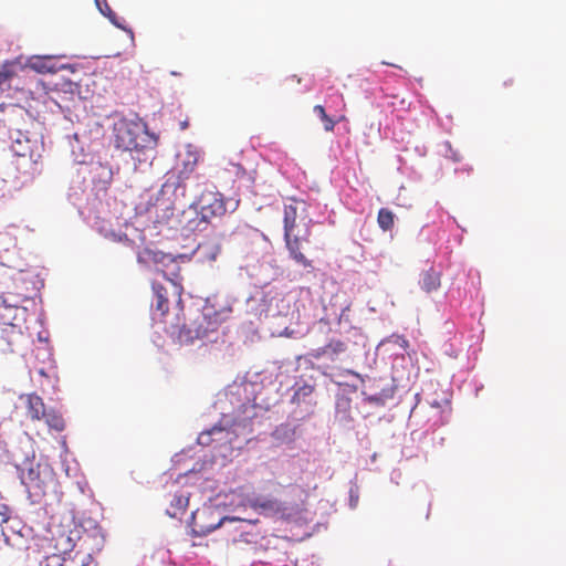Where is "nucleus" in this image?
<instances>
[{"label":"nucleus","mask_w":566,"mask_h":566,"mask_svg":"<svg viewBox=\"0 0 566 566\" xmlns=\"http://www.w3.org/2000/svg\"><path fill=\"white\" fill-rule=\"evenodd\" d=\"M151 287L153 318L164 324L165 332L176 337L180 344H191L196 339L207 337L232 314V306L229 303L221 301L218 295H212L206 300L202 310L190 311L188 317L181 319L182 285L164 274L163 280L153 282Z\"/></svg>","instance_id":"1"},{"label":"nucleus","mask_w":566,"mask_h":566,"mask_svg":"<svg viewBox=\"0 0 566 566\" xmlns=\"http://www.w3.org/2000/svg\"><path fill=\"white\" fill-rule=\"evenodd\" d=\"M104 544V536L99 527L92 532L84 531L82 535L77 530L69 534H61L56 538L55 548L59 553L45 556L39 566H91L92 553L99 552Z\"/></svg>","instance_id":"2"},{"label":"nucleus","mask_w":566,"mask_h":566,"mask_svg":"<svg viewBox=\"0 0 566 566\" xmlns=\"http://www.w3.org/2000/svg\"><path fill=\"white\" fill-rule=\"evenodd\" d=\"M304 203L291 199L283 209V237L290 259L304 269L313 268L306 254L311 243L312 219L305 213Z\"/></svg>","instance_id":"3"},{"label":"nucleus","mask_w":566,"mask_h":566,"mask_svg":"<svg viewBox=\"0 0 566 566\" xmlns=\"http://www.w3.org/2000/svg\"><path fill=\"white\" fill-rule=\"evenodd\" d=\"M112 140L116 149L128 151L138 165L151 164L155 158L158 138L142 120L118 118L112 127Z\"/></svg>","instance_id":"4"},{"label":"nucleus","mask_w":566,"mask_h":566,"mask_svg":"<svg viewBox=\"0 0 566 566\" xmlns=\"http://www.w3.org/2000/svg\"><path fill=\"white\" fill-rule=\"evenodd\" d=\"M21 483L27 488L30 497L39 501L53 490L56 484L55 473L48 463H29L20 468Z\"/></svg>","instance_id":"5"},{"label":"nucleus","mask_w":566,"mask_h":566,"mask_svg":"<svg viewBox=\"0 0 566 566\" xmlns=\"http://www.w3.org/2000/svg\"><path fill=\"white\" fill-rule=\"evenodd\" d=\"M232 520L233 518H229L228 516H217L216 511L212 509L196 511L191 515V533L195 536H206L216 528L220 527L223 522Z\"/></svg>","instance_id":"6"},{"label":"nucleus","mask_w":566,"mask_h":566,"mask_svg":"<svg viewBox=\"0 0 566 566\" xmlns=\"http://www.w3.org/2000/svg\"><path fill=\"white\" fill-rule=\"evenodd\" d=\"M201 219L209 221L227 212L223 196L218 191H203L198 200Z\"/></svg>","instance_id":"7"},{"label":"nucleus","mask_w":566,"mask_h":566,"mask_svg":"<svg viewBox=\"0 0 566 566\" xmlns=\"http://www.w3.org/2000/svg\"><path fill=\"white\" fill-rule=\"evenodd\" d=\"M256 506L263 512L283 520H290L302 511L300 504L285 503L277 499H259Z\"/></svg>","instance_id":"8"},{"label":"nucleus","mask_w":566,"mask_h":566,"mask_svg":"<svg viewBox=\"0 0 566 566\" xmlns=\"http://www.w3.org/2000/svg\"><path fill=\"white\" fill-rule=\"evenodd\" d=\"M347 350V344L340 339H331L326 345L314 349L311 354L313 358L319 359L326 357L335 360L339 355Z\"/></svg>","instance_id":"9"},{"label":"nucleus","mask_w":566,"mask_h":566,"mask_svg":"<svg viewBox=\"0 0 566 566\" xmlns=\"http://www.w3.org/2000/svg\"><path fill=\"white\" fill-rule=\"evenodd\" d=\"M27 400V415L32 420H42L43 416L49 408L45 407L43 399L36 394H30L25 397Z\"/></svg>","instance_id":"10"},{"label":"nucleus","mask_w":566,"mask_h":566,"mask_svg":"<svg viewBox=\"0 0 566 566\" xmlns=\"http://www.w3.org/2000/svg\"><path fill=\"white\" fill-rule=\"evenodd\" d=\"M220 252V247L213 241H206L199 243L195 250V255L200 262H213L216 261Z\"/></svg>","instance_id":"11"},{"label":"nucleus","mask_w":566,"mask_h":566,"mask_svg":"<svg viewBox=\"0 0 566 566\" xmlns=\"http://www.w3.org/2000/svg\"><path fill=\"white\" fill-rule=\"evenodd\" d=\"M441 285V273L433 268L424 271L421 275L420 286L426 293L437 291Z\"/></svg>","instance_id":"12"},{"label":"nucleus","mask_w":566,"mask_h":566,"mask_svg":"<svg viewBox=\"0 0 566 566\" xmlns=\"http://www.w3.org/2000/svg\"><path fill=\"white\" fill-rule=\"evenodd\" d=\"M189 505V496L184 493H176L170 501L169 509H167V514L170 517H179L181 516Z\"/></svg>","instance_id":"13"},{"label":"nucleus","mask_w":566,"mask_h":566,"mask_svg":"<svg viewBox=\"0 0 566 566\" xmlns=\"http://www.w3.org/2000/svg\"><path fill=\"white\" fill-rule=\"evenodd\" d=\"M42 420L46 423V426L50 429H53L57 432H61L65 429V421L62 415L53 408H49L46 410L45 416H43Z\"/></svg>","instance_id":"14"},{"label":"nucleus","mask_w":566,"mask_h":566,"mask_svg":"<svg viewBox=\"0 0 566 566\" xmlns=\"http://www.w3.org/2000/svg\"><path fill=\"white\" fill-rule=\"evenodd\" d=\"M29 66L39 73H53L55 69L51 65V60L40 56H33L29 61Z\"/></svg>","instance_id":"15"},{"label":"nucleus","mask_w":566,"mask_h":566,"mask_svg":"<svg viewBox=\"0 0 566 566\" xmlns=\"http://www.w3.org/2000/svg\"><path fill=\"white\" fill-rule=\"evenodd\" d=\"M377 223H378L379 228L384 231L391 230L395 224L394 213L387 208H381L378 211Z\"/></svg>","instance_id":"16"},{"label":"nucleus","mask_w":566,"mask_h":566,"mask_svg":"<svg viewBox=\"0 0 566 566\" xmlns=\"http://www.w3.org/2000/svg\"><path fill=\"white\" fill-rule=\"evenodd\" d=\"M314 113H316L318 115V117L321 118V120L323 122V125H324V129L326 132H333L334 128H335V125L337 123V120H334L332 117H329L327 114H326V111L324 108V106L322 105H315L314 108H313Z\"/></svg>","instance_id":"17"},{"label":"nucleus","mask_w":566,"mask_h":566,"mask_svg":"<svg viewBox=\"0 0 566 566\" xmlns=\"http://www.w3.org/2000/svg\"><path fill=\"white\" fill-rule=\"evenodd\" d=\"M15 76L14 63L4 62L0 65V85L11 81Z\"/></svg>","instance_id":"18"},{"label":"nucleus","mask_w":566,"mask_h":566,"mask_svg":"<svg viewBox=\"0 0 566 566\" xmlns=\"http://www.w3.org/2000/svg\"><path fill=\"white\" fill-rule=\"evenodd\" d=\"M96 6L98 7L101 13L105 17H107L114 24L119 27V24L116 23L115 18L116 14L113 12L111 7L108 6L106 0H95Z\"/></svg>","instance_id":"19"},{"label":"nucleus","mask_w":566,"mask_h":566,"mask_svg":"<svg viewBox=\"0 0 566 566\" xmlns=\"http://www.w3.org/2000/svg\"><path fill=\"white\" fill-rule=\"evenodd\" d=\"M222 431V428L218 427V426H213L210 430H208L207 432H202L200 436H199V442L201 444H207L209 441H208V437H210L211 434L216 433V432H221Z\"/></svg>","instance_id":"20"},{"label":"nucleus","mask_w":566,"mask_h":566,"mask_svg":"<svg viewBox=\"0 0 566 566\" xmlns=\"http://www.w3.org/2000/svg\"><path fill=\"white\" fill-rule=\"evenodd\" d=\"M10 518L8 507L6 505H0V523H6Z\"/></svg>","instance_id":"21"},{"label":"nucleus","mask_w":566,"mask_h":566,"mask_svg":"<svg viewBox=\"0 0 566 566\" xmlns=\"http://www.w3.org/2000/svg\"><path fill=\"white\" fill-rule=\"evenodd\" d=\"M196 163H197V159H196V158H193V160H192L191 163H187V164L185 165V168H184V170L181 171V174H182V175L188 176L190 172H192V170H193V167H195Z\"/></svg>","instance_id":"22"},{"label":"nucleus","mask_w":566,"mask_h":566,"mask_svg":"<svg viewBox=\"0 0 566 566\" xmlns=\"http://www.w3.org/2000/svg\"><path fill=\"white\" fill-rule=\"evenodd\" d=\"M300 392H303L304 395L311 394L312 387H310V386L303 387V388H301Z\"/></svg>","instance_id":"23"},{"label":"nucleus","mask_w":566,"mask_h":566,"mask_svg":"<svg viewBox=\"0 0 566 566\" xmlns=\"http://www.w3.org/2000/svg\"><path fill=\"white\" fill-rule=\"evenodd\" d=\"M13 151L19 156H24L25 153L21 149L15 148V146H12Z\"/></svg>","instance_id":"24"},{"label":"nucleus","mask_w":566,"mask_h":566,"mask_svg":"<svg viewBox=\"0 0 566 566\" xmlns=\"http://www.w3.org/2000/svg\"><path fill=\"white\" fill-rule=\"evenodd\" d=\"M145 254H146V255H148V256H150V255H151V256H153V260L157 261V259H156V253H154V252H151V251H149V250H146V251H145Z\"/></svg>","instance_id":"25"},{"label":"nucleus","mask_w":566,"mask_h":566,"mask_svg":"<svg viewBox=\"0 0 566 566\" xmlns=\"http://www.w3.org/2000/svg\"><path fill=\"white\" fill-rule=\"evenodd\" d=\"M347 373L353 375V376H355V377H357V378H360V375L358 373H356V371L348 370Z\"/></svg>","instance_id":"26"},{"label":"nucleus","mask_w":566,"mask_h":566,"mask_svg":"<svg viewBox=\"0 0 566 566\" xmlns=\"http://www.w3.org/2000/svg\"><path fill=\"white\" fill-rule=\"evenodd\" d=\"M292 78H295V80H296V82H297L298 84L301 83V78H300V77H296V76L294 75V76H292Z\"/></svg>","instance_id":"27"},{"label":"nucleus","mask_w":566,"mask_h":566,"mask_svg":"<svg viewBox=\"0 0 566 566\" xmlns=\"http://www.w3.org/2000/svg\"><path fill=\"white\" fill-rule=\"evenodd\" d=\"M453 159H454L455 161H459V160L461 159V157H460V156L454 155Z\"/></svg>","instance_id":"28"},{"label":"nucleus","mask_w":566,"mask_h":566,"mask_svg":"<svg viewBox=\"0 0 566 566\" xmlns=\"http://www.w3.org/2000/svg\"><path fill=\"white\" fill-rule=\"evenodd\" d=\"M0 301H3V297H2V295H0Z\"/></svg>","instance_id":"29"}]
</instances>
